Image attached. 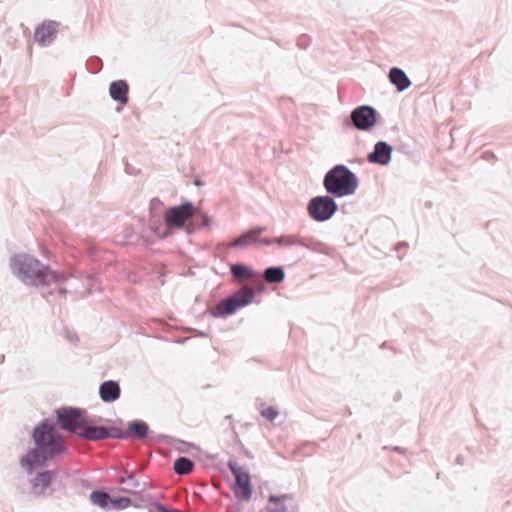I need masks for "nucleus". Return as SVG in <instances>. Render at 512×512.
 <instances>
[{"instance_id": "nucleus-1", "label": "nucleus", "mask_w": 512, "mask_h": 512, "mask_svg": "<svg viewBox=\"0 0 512 512\" xmlns=\"http://www.w3.org/2000/svg\"><path fill=\"white\" fill-rule=\"evenodd\" d=\"M9 267L12 275L26 287L55 288L60 294L67 291L62 287L69 279V275L58 273L48 265L28 253H17L11 256Z\"/></svg>"}, {"instance_id": "nucleus-2", "label": "nucleus", "mask_w": 512, "mask_h": 512, "mask_svg": "<svg viewBox=\"0 0 512 512\" xmlns=\"http://www.w3.org/2000/svg\"><path fill=\"white\" fill-rule=\"evenodd\" d=\"M33 441L35 447L21 458L22 467L29 472L44 466L47 461L61 458L67 451L62 435L48 421L34 428Z\"/></svg>"}, {"instance_id": "nucleus-3", "label": "nucleus", "mask_w": 512, "mask_h": 512, "mask_svg": "<svg viewBox=\"0 0 512 512\" xmlns=\"http://www.w3.org/2000/svg\"><path fill=\"white\" fill-rule=\"evenodd\" d=\"M359 180L347 166L339 164L324 176L323 186L327 193L335 197H345L356 192Z\"/></svg>"}, {"instance_id": "nucleus-4", "label": "nucleus", "mask_w": 512, "mask_h": 512, "mask_svg": "<svg viewBox=\"0 0 512 512\" xmlns=\"http://www.w3.org/2000/svg\"><path fill=\"white\" fill-rule=\"evenodd\" d=\"M255 294L256 293L253 288L243 286L229 297L220 301L211 313L215 317H226L231 315L237 309L249 305L253 301Z\"/></svg>"}, {"instance_id": "nucleus-5", "label": "nucleus", "mask_w": 512, "mask_h": 512, "mask_svg": "<svg viewBox=\"0 0 512 512\" xmlns=\"http://www.w3.org/2000/svg\"><path fill=\"white\" fill-rule=\"evenodd\" d=\"M337 209V203L329 195L316 196L307 204L308 215L316 222H325L331 219Z\"/></svg>"}, {"instance_id": "nucleus-6", "label": "nucleus", "mask_w": 512, "mask_h": 512, "mask_svg": "<svg viewBox=\"0 0 512 512\" xmlns=\"http://www.w3.org/2000/svg\"><path fill=\"white\" fill-rule=\"evenodd\" d=\"M376 121V110L371 106L361 105L351 111L346 125L360 131H368L376 124Z\"/></svg>"}, {"instance_id": "nucleus-7", "label": "nucleus", "mask_w": 512, "mask_h": 512, "mask_svg": "<svg viewBox=\"0 0 512 512\" xmlns=\"http://www.w3.org/2000/svg\"><path fill=\"white\" fill-rule=\"evenodd\" d=\"M84 413L83 410L74 407L60 408L56 411L57 419L61 427L76 435L79 434V431L85 423L83 418Z\"/></svg>"}, {"instance_id": "nucleus-8", "label": "nucleus", "mask_w": 512, "mask_h": 512, "mask_svg": "<svg viewBox=\"0 0 512 512\" xmlns=\"http://www.w3.org/2000/svg\"><path fill=\"white\" fill-rule=\"evenodd\" d=\"M195 208L191 202H185L166 210L164 220L167 228H181L185 222L194 214Z\"/></svg>"}, {"instance_id": "nucleus-9", "label": "nucleus", "mask_w": 512, "mask_h": 512, "mask_svg": "<svg viewBox=\"0 0 512 512\" xmlns=\"http://www.w3.org/2000/svg\"><path fill=\"white\" fill-rule=\"evenodd\" d=\"M228 467L235 477L237 487L240 489V491L237 492V496L245 501L250 500L252 497L253 490L251 486L249 472L233 461H230L228 463Z\"/></svg>"}, {"instance_id": "nucleus-10", "label": "nucleus", "mask_w": 512, "mask_h": 512, "mask_svg": "<svg viewBox=\"0 0 512 512\" xmlns=\"http://www.w3.org/2000/svg\"><path fill=\"white\" fill-rule=\"evenodd\" d=\"M267 512H298L299 507L295 498L290 494L270 495Z\"/></svg>"}, {"instance_id": "nucleus-11", "label": "nucleus", "mask_w": 512, "mask_h": 512, "mask_svg": "<svg viewBox=\"0 0 512 512\" xmlns=\"http://www.w3.org/2000/svg\"><path fill=\"white\" fill-rule=\"evenodd\" d=\"M57 28L58 23L56 21L44 22L35 30V41L43 47L50 45L55 38Z\"/></svg>"}, {"instance_id": "nucleus-12", "label": "nucleus", "mask_w": 512, "mask_h": 512, "mask_svg": "<svg viewBox=\"0 0 512 512\" xmlns=\"http://www.w3.org/2000/svg\"><path fill=\"white\" fill-rule=\"evenodd\" d=\"M266 230L265 227L256 226L235 238L230 244L231 248L246 249L251 244L258 243V237Z\"/></svg>"}, {"instance_id": "nucleus-13", "label": "nucleus", "mask_w": 512, "mask_h": 512, "mask_svg": "<svg viewBox=\"0 0 512 512\" xmlns=\"http://www.w3.org/2000/svg\"><path fill=\"white\" fill-rule=\"evenodd\" d=\"M54 473L52 471L39 472L31 480L32 490L31 493L36 496H43L50 488L53 480Z\"/></svg>"}, {"instance_id": "nucleus-14", "label": "nucleus", "mask_w": 512, "mask_h": 512, "mask_svg": "<svg viewBox=\"0 0 512 512\" xmlns=\"http://www.w3.org/2000/svg\"><path fill=\"white\" fill-rule=\"evenodd\" d=\"M121 394V388L118 382L113 380H107L100 384L99 396L100 399L105 403H111L119 399Z\"/></svg>"}, {"instance_id": "nucleus-15", "label": "nucleus", "mask_w": 512, "mask_h": 512, "mask_svg": "<svg viewBox=\"0 0 512 512\" xmlns=\"http://www.w3.org/2000/svg\"><path fill=\"white\" fill-rule=\"evenodd\" d=\"M388 78L391 84L395 86L397 92L399 93L407 90L412 84L407 74L398 67H393L390 69Z\"/></svg>"}, {"instance_id": "nucleus-16", "label": "nucleus", "mask_w": 512, "mask_h": 512, "mask_svg": "<svg viewBox=\"0 0 512 512\" xmlns=\"http://www.w3.org/2000/svg\"><path fill=\"white\" fill-rule=\"evenodd\" d=\"M78 435L87 440L97 441L108 438L110 436V432L106 427L90 426L85 422Z\"/></svg>"}, {"instance_id": "nucleus-17", "label": "nucleus", "mask_w": 512, "mask_h": 512, "mask_svg": "<svg viewBox=\"0 0 512 512\" xmlns=\"http://www.w3.org/2000/svg\"><path fill=\"white\" fill-rule=\"evenodd\" d=\"M128 84L125 80L113 81L109 86V95L114 100L121 104L128 102Z\"/></svg>"}, {"instance_id": "nucleus-18", "label": "nucleus", "mask_w": 512, "mask_h": 512, "mask_svg": "<svg viewBox=\"0 0 512 512\" xmlns=\"http://www.w3.org/2000/svg\"><path fill=\"white\" fill-rule=\"evenodd\" d=\"M148 425L142 420H134L129 423L127 433L128 437L131 436L133 439H143L147 436Z\"/></svg>"}, {"instance_id": "nucleus-19", "label": "nucleus", "mask_w": 512, "mask_h": 512, "mask_svg": "<svg viewBox=\"0 0 512 512\" xmlns=\"http://www.w3.org/2000/svg\"><path fill=\"white\" fill-rule=\"evenodd\" d=\"M263 278L267 283H280L285 278V271L280 266L268 267L264 270Z\"/></svg>"}, {"instance_id": "nucleus-20", "label": "nucleus", "mask_w": 512, "mask_h": 512, "mask_svg": "<svg viewBox=\"0 0 512 512\" xmlns=\"http://www.w3.org/2000/svg\"><path fill=\"white\" fill-rule=\"evenodd\" d=\"M230 271L233 277L238 280L251 279L255 276L254 271L250 267L240 263L232 264Z\"/></svg>"}, {"instance_id": "nucleus-21", "label": "nucleus", "mask_w": 512, "mask_h": 512, "mask_svg": "<svg viewBox=\"0 0 512 512\" xmlns=\"http://www.w3.org/2000/svg\"><path fill=\"white\" fill-rule=\"evenodd\" d=\"M276 244L280 247L302 246L309 248L304 239L298 238L294 235H282L280 237H276Z\"/></svg>"}, {"instance_id": "nucleus-22", "label": "nucleus", "mask_w": 512, "mask_h": 512, "mask_svg": "<svg viewBox=\"0 0 512 512\" xmlns=\"http://www.w3.org/2000/svg\"><path fill=\"white\" fill-rule=\"evenodd\" d=\"M193 462L187 457H179L174 462V472L178 475H187L193 469Z\"/></svg>"}, {"instance_id": "nucleus-23", "label": "nucleus", "mask_w": 512, "mask_h": 512, "mask_svg": "<svg viewBox=\"0 0 512 512\" xmlns=\"http://www.w3.org/2000/svg\"><path fill=\"white\" fill-rule=\"evenodd\" d=\"M368 161L384 165V141H378L375 144L374 151L368 154Z\"/></svg>"}, {"instance_id": "nucleus-24", "label": "nucleus", "mask_w": 512, "mask_h": 512, "mask_svg": "<svg viewBox=\"0 0 512 512\" xmlns=\"http://www.w3.org/2000/svg\"><path fill=\"white\" fill-rule=\"evenodd\" d=\"M90 501L103 509L108 508L109 504L111 503L110 497L108 493L104 491H93L90 494Z\"/></svg>"}, {"instance_id": "nucleus-25", "label": "nucleus", "mask_w": 512, "mask_h": 512, "mask_svg": "<svg viewBox=\"0 0 512 512\" xmlns=\"http://www.w3.org/2000/svg\"><path fill=\"white\" fill-rule=\"evenodd\" d=\"M120 482L125 485L124 491L127 493H133L135 489L140 487V482L135 478L133 473L122 477Z\"/></svg>"}, {"instance_id": "nucleus-26", "label": "nucleus", "mask_w": 512, "mask_h": 512, "mask_svg": "<svg viewBox=\"0 0 512 512\" xmlns=\"http://www.w3.org/2000/svg\"><path fill=\"white\" fill-rule=\"evenodd\" d=\"M278 415H279L278 410L272 406H270L266 409H263L261 411V416L266 418L269 421L275 420L278 417Z\"/></svg>"}, {"instance_id": "nucleus-27", "label": "nucleus", "mask_w": 512, "mask_h": 512, "mask_svg": "<svg viewBox=\"0 0 512 512\" xmlns=\"http://www.w3.org/2000/svg\"><path fill=\"white\" fill-rule=\"evenodd\" d=\"M131 500L127 497H121L114 500H111V504L113 507L118 509L127 508L130 504Z\"/></svg>"}, {"instance_id": "nucleus-28", "label": "nucleus", "mask_w": 512, "mask_h": 512, "mask_svg": "<svg viewBox=\"0 0 512 512\" xmlns=\"http://www.w3.org/2000/svg\"><path fill=\"white\" fill-rule=\"evenodd\" d=\"M110 432V436L109 437H113V438H118V439H124V438H127L128 437V433L127 431H122V430H119V429H112Z\"/></svg>"}, {"instance_id": "nucleus-29", "label": "nucleus", "mask_w": 512, "mask_h": 512, "mask_svg": "<svg viewBox=\"0 0 512 512\" xmlns=\"http://www.w3.org/2000/svg\"><path fill=\"white\" fill-rule=\"evenodd\" d=\"M212 223H213L212 218L209 215H207V214H203V216H202V223H201L200 226H198V228L209 227V226L212 225Z\"/></svg>"}, {"instance_id": "nucleus-30", "label": "nucleus", "mask_w": 512, "mask_h": 512, "mask_svg": "<svg viewBox=\"0 0 512 512\" xmlns=\"http://www.w3.org/2000/svg\"><path fill=\"white\" fill-rule=\"evenodd\" d=\"M258 243H261L266 246H270L272 244H276V238H263V239L258 238Z\"/></svg>"}, {"instance_id": "nucleus-31", "label": "nucleus", "mask_w": 512, "mask_h": 512, "mask_svg": "<svg viewBox=\"0 0 512 512\" xmlns=\"http://www.w3.org/2000/svg\"><path fill=\"white\" fill-rule=\"evenodd\" d=\"M156 509L158 510V512H180L178 510H170L161 503L156 504Z\"/></svg>"}, {"instance_id": "nucleus-32", "label": "nucleus", "mask_w": 512, "mask_h": 512, "mask_svg": "<svg viewBox=\"0 0 512 512\" xmlns=\"http://www.w3.org/2000/svg\"><path fill=\"white\" fill-rule=\"evenodd\" d=\"M66 337L71 342H76L78 340V337H77V335L75 333L67 332L66 333Z\"/></svg>"}, {"instance_id": "nucleus-33", "label": "nucleus", "mask_w": 512, "mask_h": 512, "mask_svg": "<svg viewBox=\"0 0 512 512\" xmlns=\"http://www.w3.org/2000/svg\"><path fill=\"white\" fill-rule=\"evenodd\" d=\"M392 147L386 143V164L390 161Z\"/></svg>"}, {"instance_id": "nucleus-34", "label": "nucleus", "mask_w": 512, "mask_h": 512, "mask_svg": "<svg viewBox=\"0 0 512 512\" xmlns=\"http://www.w3.org/2000/svg\"><path fill=\"white\" fill-rule=\"evenodd\" d=\"M195 229H196V228H195L194 226L190 225V224H189V225H187V226H185V230H186V232H187L188 234L193 233V232L195 231Z\"/></svg>"}, {"instance_id": "nucleus-35", "label": "nucleus", "mask_w": 512, "mask_h": 512, "mask_svg": "<svg viewBox=\"0 0 512 512\" xmlns=\"http://www.w3.org/2000/svg\"><path fill=\"white\" fill-rule=\"evenodd\" d=\"M407 247V244L405 242H401L399 243L397 246H396V249L397 250H400V249H406Z\"/></svg>"}, {"instance_id": "nucleus-36", "label": "nucleus", "mask_w": 512, "mask_h": 512, "mask_svg": "<svg viewBox=\"0 0 512 512\" xmlns=\"http://www.w3.org/2000/svg\"><path fill=\"white\" fill-rule=\"evenodd\" d=\"M194 184H195V185H201V181H200V180H195V181H194Z\"/></svg>"}, {"instance_id": "nucleus-37", "label": "nucleus", "mask_w": 512, "mask_h": 512, "mask_svg": "<svg viewBox=\"0 0 512 512\" xmlns=\"http://www.w3.org/2000/svg\"><path fill=\"white\" fill-rule=\"evenodd\" d=\"M168 235V231H165L162 235V237H166Z\"/></svg>"}]
</instances>
